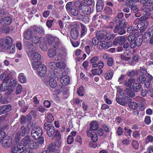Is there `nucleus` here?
I'll return each mask as SVG.
<instances>
[{"instance_id": "ea45409f", "label": "nucleus", "mask_w": 153, "mask_h": 153, "mask_svg": "<svg viewBox=\"0 0 153 153\" xmlns=\"http://www.w3.org/2000/svg\"><path fill=\"white\" fill-rule=\"evenodd\" d=\"M19 79L21 83H25L26 82V79L23 74L21 73L19 75Z\"/></svg>"}, {"instance_id": "c9c22d12", "label": "nucleus", "mask_w": 153, "mask_h": 153, "mask_svg": "<svg viewBox=\"0 0 153 153\" xmlns=\"http://www.w3.org/2000/svg\"><path fill=\"white\" fill-rule=\"evenodd\" d=\"M22 137V134L19 131H17L15 135V138L16 141H13V142H16L17 143L18 141L20 140L21 138Z\"/></svg>"}, {"instance_id": "1a4fd4ad", "label": "nucleus", "mask_w": 153, "mask_h": 153, "mask_svg": "<svg viewBox=\"0 0 153 153\" xmlns=\"http://www.w3.org/2000/svg\"><path fill=\"white\" fill-rule=\"evenodd\" d=\"M75 26L71 29L70 32L71 36L74 39H77L79 35V26L78 25H76Z\"/></svg>"}, {"instance_id": "9b49d317", "label": "nucleus", "mask_w": 153, "mask_h": 153, "mask_svg": "<svg viewBox=\"0 0 153 153\" xmlns=\"http://www.w3.org/2000/svg\"><path fill=\"white\" fill-rule=\"evenodd\" d=\"M38 74L40 76H45L46 72V66L44 64H41L38 66L37 69Z\"/></svg>"}, {"instance_id": "f8f14e48", "label": "nucleus", "mask_w": 153, "mask_h": 153, "mask_svg": "<svg viewBox=\"0 0 153 153\" xmlns=\"http://www.w3.org/2000/svg\"><path fill=\"white\" fill-rule=\"evenodd\" d=\"M12 109L10 105H4L0 106V115L10 111Z\"/></svg>"}, {"instance_id": "49530a36", "label": "nucleus", "mask_w": 153, "mask_h": 153, "mask_svg": "<svg viewBox=\"0 0 153 153\" xmlns=\"http://www.w3.org/2000/svg\"><path fill=\"white\" fill-rule=\"evenodd\" d=\"M84 90L83 87H80L77 89V93L79 95L83 96L84 95Z\"/></svg>"}, {"instance_id": "20e7f679", "label": "nucleus", "mask_w": 153, "mask_h": 153, "mask_svg": "<svg viewBox=\"0 0 153 153\" xmlns=\"http://www.w3.org/2000/svg\"><path fill=\"white\" fill-rule=\"evenodd\" d=\"M16 144V143L13 141L12 138L10 137H5L3 139L1 142L2 146L4 148H7L10 146H14Z\"/></svg>"}, {"instance_id": "cd10ccee", "label": "nucleus", "mask_w": 153, "mask_h": 153, "mask_svg": "<svg viewBox=\"0 0 153 153\" xmlns=\"http://www.w3.org/2000/svg\"><path fill=\"white\" fill-rule=\"evenodd\" d=\"M98 59L99 57L97 56H94L91 59L90 62L92 64V65L94 67H97V64Z\"/></svg>"}, {"instance_id": "4c0bfd02", "label": "nucleus", "mask_w": 153, "mask_h": 153, "mask_svg": "<svg viewBox=\"0 0 153 153\" xmlns=\"http://www.w3.org/2000/svg\"><path fill=\"white\" fill-rule=\"evenodd\" d=\"M125 92L127 96L131 97H133L135 96L134 93L130 89L126 88L125 90Z\"/></svg>"}, {"instance_id": "0eeeda50", "label": "nucleus", "mask_w": 153, "mask_h": 153, "mask_svg": "<svg viewBox=\"0 0 153 153\" xmlns=\"http://www.w3.org/2000/svg\"><path fill=\"white\" fill-rule=\"evenodd\" d=\"M114 31L115 33H118L120 35L125 33L126 31L122 22H119L118 24L116 25L114 28Z\"/></svg>"}, {"instance_id": "bf43d9fd", "label": "nucleus", "mask_w": 153, "mask_h": 153, "mask_svg": "<svg viewBox=\"0 0 153 153\" xmlns=\"http://www.w3.org/2000/svg\"><path fill=\"white\" fill-rule=\"evenodd\" d=\"M131 11L134 13H136L139 11V10L138 9L137 6L135 5L134 4L130 7Z\"/></svg>"}, {"instance_id": "603ef678", "label": "nucleus", "mask_w": 153, "mask_h": 153, "mask_svg": "<svg viewBox=\"0 0 153 153\" xmlns=\"http://www.w3.org/2000/svg\"><path fill=\"white\" fill-rule=\"evenodd\" d=\"M46 118L47 122L49 123H51L54 120V118L53 116L50 114H49L47 115Z\"/></svg>"}, {"instance_id": "3c124183", "label": "nucleus", "mask_w": 153, "mask_h": 153, "mask_svg": "<svg viewBox=\"0 0 153 153\" xmlns=\"http://www.w3.org/2000/svg\"><path fill=\"white\" fill-rule=\"evenodd\" d=\"M56 65L57 67L62 69L64 68L66 66L65 64L62 62H57L56 64Z\"/></svg>"}, {"instance_id": "864d4df0", "label": "nucleus", "mask_w": 153, "mask_h": 153, "mask_svg": "<svg viewBox=\"0 0 153 153\" xmlns=\"http://www.w3.org/2000/svg\"><path fill=\"white\" fill-rule=\"evenodd\" d=\"M27 49H28L27 51L28 52V54L29 56L33 51H34L35 50V48L33 47L32 44H30L27 47Z\"/></svg>"}, {"instance_id": "aec40b11", "label": "nucleus", "mask_w": 153, "mask_h": 153, "mask_svg": "<svg viewBox=\"0 0 153 153\" xmlns=\"http://www.w3.org/2000/svg\"><path fill=\"white\" fill-rule=\"evenodd\" d=\"M22 134V136H24L25 135L28 134L30 133V130L28 128L24 126H22L19 131Z\"/></svg>"}, {"instance_id": "79ce46f5", "label": "nucleus", "mask_w": 153, "mask_h": 153, "mask_svg": "<svg viewBox=\"0 0 153 153\" xmlns=\"http://www.w3.org/2000/svg\"><path fill=\"white\" fill-rule=\"evenodd\" d=\"M4 41L9 46L12 43L13 40L12 38L9 36H7L4 39H3Z\"/></svg>"}, {"instance_id": "a878e982", "label": "nucleus", "mask_w": 153, "mask_h": 153, "mask_svg": "<svg viewBox=\"0 0 153 153\" xmlns=\"http://www.w3.org/2000/svg\"><path fill=\"white\" fill-rule=\"evenodd\" d=\"M60 81L62 84L67 85L69 83L70 80L68 76L65 75L62 77Z\"/></svg>"}, {"instance_id": "6e6552de", "label": "nucleus", "mask_w": 153, "mask_h": 153, "mask_svg": "<svg viewBox=\"0 0 153 153\" xmlns=\"http://www.w3.org/2000/svg\"><path fill=\"white\" fill-rule=\"evenodd\" d=\"M44 129L46 131L48 136L51 137L54 135L55 130L54 126L48 125L45 123L44 125Z\"/></svg>"}, {"instance_id": "473e14b6", "label": "nucleus", "mask_w": 153, "mask_h": 153, "mask_svg": "<svg viewBox=\"0 0 153 153\" xmlns=\"http://www.w3.org/2000/svg\"><path fill=\"white\" fill-rule=\"evenodd\" d=\"M99 43L100 44V45L101 47L104 49H106L109 47L108 42L104 40L100 41Z\"/></svg>"}, {"instance_id": "de8ad7c7", "label": "nucleus", "mask_w": 153, "mask_h": 153, "mask_svg": "<svg viewBox=\"0 0 153 153\" xmlns=\"http://www.w3.org/2000/svg\"><path fill=\"white\" fill-rule=\"evenodd\" d=\"M128 106L130 108L135 109H136L138 107L137 103L135 102H131L129 103Z\"/></svg>"}, {"instance_id": "09e8293b", "label": "nucleus", "mask_w": 153, "mask_h": 153, "mask_svg": "<svg viewBox=\"0 0 153 153\" xmlns=\"http://www.w3.org/2000/svg\"><path fill=\"white\" fill-rule=\"evenodd\" d=\"M88 18V16L82 14H80L78 16V19L81 20L83 22L86 21V20Z\"/></svg>"}, {"instance_id": "c85d7f7f", "label": "nucleus", "mask_w": 153, "mask_h": 153, "mask_svg": "<svg viewBox=\"0 0 153 153\" xmlns=\"http://www.w3.org/2000/svg\"><path fill=\"white\" fill-rule=\"evenodd\" d=\"M10 46L4 41L3 39H0V48L2 49H7Z\"/></svg>"}, {"instance_id": "b1692460", "label": "nucleus", "mask_w": 153, "mask_h": 153, "mask_svg": "<svg viewBox=\"0 0 153 153\" xmlns=\"http://www.w3.org/2000/svg\"><path fill=\"white\" fill-rule=\"evenodd\" d=\"M98 128V124L96 121H93L90 123V130L96 131Z\"/></svg>"}, {"instance_id": "5fc2aeb1", "label": "nucleus", "mask_w": 153, "mask_h": 153, "mask_svg": "<svg viewBox=\"0 0 153 153\" xmlns=\"http://www.w3.org/2000/svg\"><path fill=\"white\" fill-rule=\"evenodd\" d=\"M103 11L105 13L109 15L111 14L112 13V9L108 7H105Z\"/></svg>"}, {"instance_id": "6e6d98bb", "label": "nucleus", "mask_w": 153, "mask_h": 153, "mask_svg": "<svg viewBox=\"0 0 153 153\" xmlns=\"http://www.w3.org/2000/svg\"><path fill=\"white\" fill-rule=\"evenodd\" d=\"M31 39L32 42L35 44L38 43L40 41L39 37L36 36H32Z\"/></svg>"}, {"instance_id": "58836bf2", "label": "nucleus", "mask_w": 153, "mask_h": 153, "mask_svg": "<svg viewBox=\"0 0 153 153\" xmlns=\"http://www.w3.org/2000/svg\"><path fill=\"white\" fill-rule=\"evenodd\" d=\"M113 74L112 71L110 70L108 71L105 74V77L107 80L111 79L112 76Z\"/></svg>"}, {"instance_id": "5701e85b", "label": "nucleus", "mask_w": 153, "mask_h": 153, "mask_svg": "<svg viewBox=\"0 0 153 153\" xmlns=\"http://www.w3.org/2000/svg\"><path fill=\"white\" fill-rule=\"evenodd\" d=\"M32 36V31L30 29H27L24 33V38L27 40L30 39Z\"/></svg>"}, {"instance_id": "9d476101", "label": "nucleus", "mask_w": 153, "mask_h": 153, "mask_svg": "<svg viewBox=\"0 0 153 153\" xmlns=\"http://www.w3.org/2000/svg\"><path fill=\"white\" fill-rule=\"evenodd\" d=\"M32 141L31 137L29 136H26L21 140V142L19 144V146H26L28 145L29 146V144Z\"/></svg>"}, {"instance_id": "a18cd8bd", "label": "nucleus", "mask_w": 153, "mask_h": 153, "mask_svg": "<svg viewBox=\"0 0 153 153\" xmlns=\"http://www.w3.org/2000/svg\"><path fill=\"white\" fill-rule=\"evenodd\" d=\"M34 30L37 33H42L44 32V30L43 27H34Z\"/></svg>"}, {"instance_id": "7c9ffc66", "label": "nucleus", "mask_w": 153, "mask_h": 153, "mask_svg": "<svg viewBox=\"0 0 153 153\" xmlns=\"http://www.w3.org/2000/svg\"><path fill=\"white\" fill-rule=\"evenodd\" d=\"M136 42H134V44L135 47L136 46H139L141 45L143 41L142 38L140 36L136 37Z\"/></svg>"}, {"instance_id": "39448f33", "label": "nucleus", "mask_w": 153, "mask_h": 153, "mask_svg": "<svg viewBox=\"0 0 153 153\" xmlns=\"http://www.w3.org/2000/svg\"><path fill=\"white\" fill-rule=\"evenodd\" d=\"M79 8L82 13L85 15H89L91 13V7L84 3H80L79 5Z\"/></svg>"}, {"instance_id": "423d86ee", "label": "nucleus", "mask_w": 153, "mask_h": 153, "mask_svg": "<svg viewBox=\"0 0 153 153\" xmlns=\"http://www.w3.org/2000/svg\"><path fill=\"white\" fill-rule=\"evenodd\" d=\"M42 134V130L40 127L33 129L31 131V135L35 139H38Z\"/></svg>"}, {"instance_id": "7ed1b4c3", "label": "nucleus", "mask_w": 153, "mask_h": 153, "mask_svg": "<svg viewBox=\"0 0 153 153\" xmlns=\"http://www.w3.org/2000/svg\"><path fill=\"white\" fill-rule=\"evenodd\" d=\"M138 20H134V24L135 25L134 27L140 30V33H143L146 30L149 24V22L145 21L144 22H138Z\"/></svg>"}, {"instance_id": "2f4dec72", "label": "nucleus", "mask_w": 153, "mask_h": 153, "mask_svg": "<svg viewBox=\"0 0 153 153\" xmlns=\"http://www.w3.org/2000/svg\"><path fill=\"white\" fill-rule=\"evenodd\" d=\"M69 11L74 16H77L79 12V10L78 8L76 7L71 6Z\"/></svg>"}, {"instance_id": "0e129e2a", "label": "nucleus", "mask_w": 153, "mask_h": 153, "mask_svg": "<svg viewBox=\"0 0 153 153\" xmlns=\"http://www.w3.org/2000/svg\"><path fill=\"white\" fill-rule=\"evenodd\" d=\"M131 144L133 147L135 149H138L139 147V144L137 141L134 140H133Z\"/></svg>"}, {"instance_id": "c756f323", "label": "nucleus", "mask_w": 153, "mask_h": 153, "mask_svg": "<svg viewBox=\"0 0 153 153\" xmlns=\"http://www.w3.org/2000/svg\"><path fill=\"white\" fill-rule=\"evenodd\" d=\"M31 55V57L33 60H36L37 61L41 59V56L38 53H33L30 55Z\"/></svg>"}, {"instance_id": "f3484780", "label": "nucleus", "mask_w": 153, "mask_h": 153, "mask_svg": "<svg viewBox=\"0 0 153 153\" xmlns=\"http://www.w3.org/2000/svg\"><path fill=\"white\" fill-rule=\"evenodd\" d=\"M12 22V19L10 17L4 18L1 22V25L5 26L7 25L10 24Z\"/></svg>"}, {"instance_id": "774afa93", "label": "nucleus", "mask_w": 153, "mask_h": 153, "mask_svg": "<svg viewBox=\"0 0 153 153\" xmlns=\"http://www.w3.org/2000/svg\"><path fill=\"white\" fill-rule=\"evenodd\" d=\"M135 37L136 36L134 35H130L127 37V39L130 42H131L135 39Z\"/></svg>"}, {"instance_id": "f257e3e1", "label": "nucleus", "mask_w": 153, "mask_h": 153, "mask_svg": "<svg viewBox=\"0 0 153 153\" xmlns=\"http://www.w3.org/2000/svg\"><path fill=\"white\" fill-rule=\"evenodd\" d=\"M49 45L52 47L48 50V56L49 57H53L56 54V52L55 48L57 47L59 44V39L58 37H52L48 40Z\"/></svg>"}, {"instance_id": "412c9836", "label": "nucleus", "mask_w": 153, "mask_h": 153, "mask_svg": "<svg viewBox=\"0 0 153 153\" xmlns=\"http://www.w3.org/2000/svg\"><path fill=\"white\" fill-rule=\"evenodd\" d=\"M24 151V147H18V146L13 147L11 149L12 153H22Z\"/></svg>"}, {"instance_id": "4be33fe9", "label": "nucleus", "mask_w": 153, "mask_h": 153, "mask_svg": "<svg viewBox=\"0 0 153 153\" xmlns=\"http://www.w3.org/2000/svg\"><path fill=\"white\" fill-rule=\"evenodd\" d=\"M141 87L142 86L140 84L134 82L131 87V89L134 92H137L139 91Z\"/></svg>"}, {"instance_id": "4d7b16f0", "label": "nucleus", "mask_w": 153, "mask_h": 153, "mask_svg": "<svg viewBox=\"0 0 153 153\" xmlns=\"http://www.w3.org/2000/svg\"><path fill=\"white\" fill-rule=\"evenodd\" d=\"M146 78L143 76H141L137 79V80L140 83L143 84L146 81Z\"/></svg>"}, {"instance_id": "393cba45", "label": "nucleus", "mask_w": 153, "mask_h": 153, "mask_svg": "<svg viewBox=\"0 0 153 153\" xmlns=\"http://www.w3.org/2000/svg\"><path fill=\"white\" fill-rule=\"evenodd\" d=\"M39 146V143L37 141H33L32 143L31 142L29 144L28 147L31 149H37Z\"/></svg>"}, {"instance_id": "052dcab7", "label": "nucleus", "mask_w": 153, "mask_h": 153, "mask_svg": "<svg viewBox=\"0 0 153 153\" xmlns=\"http://www.w3.org/2000/svg\"><path fill=\"white\" fill-rule=\"evenodd\" d=\"M138 20V22H144L145 21L149 22L147 20V18L144 16H142L140 18H137L135 20Z\"/></svg>"}, {"instance_id": "8fccbe9b", "label": "nucleus", "mask_w": 153, "mask_h": 153, "mask_svg": "<svg viewBox=\"0 0 153 153\" xmlns=\"http://www.w3.org/2000/svg\"><path fill=\"white\" fill-rule=\"evenodd\" d=\"M7 49L8 50V52L10 54H13L15 52L16 48L14 45H10Z\"/></svg>"}, {"instance_id": "338daca9", "label": "nucleus", "mask_w": 153, "mask_h": 153, "mask_svg": "<svg viewBox=\"0 0 153 153\" xmlns=\"http://www.w3.org/2000/svg\"><path fill=\"white\" fill-rule=\"evenodd\" d=\"M10 83L11 86L14 87L16 86V85L17 82L15 79L13 78L10 80Z\"/></svg>"}, {"instance_id": "a19ab883", "label": "nucleus", "mask_w": 153, "mask_h": 153, "mask_svg": "<svg viewBox=\"0 0 153 153\" xmlns=\"http://www.w3.org/2000/svg\"><path fill=\"white\" fill-rule=\"evenodd\" d=\"M152 79V76L151 75H149L146 77V82L145 83V85L147 88H149L150 86V82Z\"/></svg>"}, {"instance_id": "ddd939ff", "label": "nucleus", "mask_w": 153, "mask_h": 153, "mask_svg": "<svg viewBox=\"0 0 153 153\" xmlns=\"http://www.w3.org/2000/svg\"><path fill=\"white\" fill-rule=\"evenodd\" d=\"M141 10L143 11L145 16H149L151 15L150 12L151 11V8L148 5H143Z\"/></svg>"}, {"instance_id": "bb28decb", "label": "nucleus", "mask_w": 153, "mask_h": 153, "mask_svg": "<svg viewBox=\"0 0 153 153\" xmlns=\"http://www.w3.org/2000/svg\"><path fill=\"white\" fill-rule=\"evenodd\" d=\"M135 82V80L134 79L130 78L128 81H126L124 82L125 85L127 87H128L130 89L132 84H133Z\"/></svg>"}, {"instance_id": "c03bdc74", "label": "nucleus", "mask_w": 153, "mask_h": 153, "mask_svg": "<svg viewBox=\"0 0 153 153\" xmlns=\"http://www.w3.org/2000/svg\"><path fill=\"white\" fill-rule=\"evenodd\" d=\"M145 142L146 144H147L149 143H152L153 142V136L149 135L147 136L145 138Z\"/></svg>"}, {"instance_id": "e433bc0d", "label": "nucleus", "mask_w": 153, "mask_h": 153, "mask_svg": "<svg viewBox=\"0 0 153 153\" xmlns=\"http://www.w3.org/2000/svg\"><path fill=\"white\" fill-rule=\"evenodd\" d=\"M48 149L50 151L52 152H54L56 150H58L55 145L53 143H51L49 144L48 147Z\"/></svg>"}, {"instance_id": "69168bd1", "label": "nucleus", "mask_w": 153, "mask_h": 153, "mask_svg": "<svg viewBox=\"0 0 153 153\" xmlns=\"http://www.w3.org/2000/svg\"><path fill=\"white\" fill-rule=\"evenodd\" d=\"M146 104L144 101H141L140 104L139 108L141 111H143L145 108Z\"/></svg>"}, {"instance_id": "2eb2a0df", "label": "nucleus", "mask_w": 153, "mask_h": 153, "mask_svg": "<svg viewBox=\"0 0 153 153\" xmlns=\"http://www.w3.org/2000/svg\"><path fill=\"white\" fill-rule=\"evenodd\" d=\"M106 34V30H102L97 31L96 33V36L99 40H101L103 39H105V35Z\"/></svg>"}, {"instance_id": "6ab92c4d", "label": "nucleus", "mask_w": 153, "mask_h": 153, "mask_svg": "<svg viewBox=\"0 0 153 153\" xmlns=\"http://www.w3.org/2000/svg\"><path fill=\"white\" fill-rule=\"evenodd\" d=\"M87 28L86 26L82 23H81L80 34L81 37L84 36L87 33Z\"/></svg>"}, {"instance_id": "4468645a", "label": "nucleus", "mask_w": 153, "mask_h": 153, "mask_svg": "<svg viewBox=\"0 0 153 153\" xmlns=\"http://www.w3.org/2000/svg\"><path fill=\"white\" fill-rule=\"evenodd\" d=\"M86 133L88 137H90L94 142H96L98 140V137L96 132H90L89 130H88L87 131Z\"/></svg>"}, {"instance_id": "a211bd4d", "label": "nucleus", "mask_w": 153, "mask_h": 153, "mask_svg": "<svg viewBox=\"0 0 153 153\" xmlns=\"http://www.w3.org/2000/svg\"><path fill=\"white\" fill-rule=\"evenodd\" d=\"M103 7V3L101 0L97 1L96 5V10L97 12H101L102 10Z\"/></svg>"}, {"instance_id": "72a5a7b5", "label": "nucleus", "mask_w": 153, "mask_h": 153, "mask_svg": "<svg viewBox=\"0 0 153 153\" xmlns=\"http://www.w3.org/2000/svg\"><path fill=\"white\" fill-rule=\"evenodd\" d=\"M5 129V128H2V127L1 128V126H0V145L3 139L6 137H4L5 133L3 131Z\"/></svg>"}, {"instance_id": "37998d69", "label": "nucleus", "mask_w": 153, "mask_h": 153, "mask_svg": "<svg viewBox=\"0 0 153 153\" xmlns=\"http://www.w3.org/2000/svg\"><path fill=\"white\" fill-rule=\"evenodd\" d=\"M92 74L94 75H100L102 72V71L100 69H95L91 70Z\"/></svg>"}, {"instance_id": "dca6fc26", "label": "nucleus", "mask_w": 153, "mask_h": 153, "mask_svg": "<svg viewBox=\"0 0 153 153\" xmlns=\"http://www.w3.org/2000/svg\"><path fill=\"white\" fill-rule=\"evenodd\" d=\"M19 106L21 108V111L23 112H25L28 108L27 105L24 100H22L18 102Z\"/></svg>"}, {"instance_id": "f704fd0d", "label": "nucleus", "mask_w": 153, "mask_h": 153, "mask_svg": "<svg viewBox=\"0 0 153 153\" xmlns=\"http://www.w3.org/2000/svg\"><path fill=\"white\" fill-rule=\"evenodd\" d=\"M58 53V57H56L55 58V59L56 61H58L61 59V58H60L62 56H65V51L62 50H59V51Z\"/></svg>"}, {"instance_id": "f03ea898", "label": "nucleus", "mask_w": 153, "mask_h": 153, "mask_svg": "<svg viewBox=\"0 0 153 153\" xmlns=\"http://www.w3.org/2000/svg\"><path fill=\"white\" fill-rule=\"evenodd\" d=\"M44 82L47 86H49L52 88H54L57 85L55 79L50 75L45 77Z\"/></svg>"}, {"instance_id": "680f3d73", "label": "nucleus", "mask_w": 153, "mask_h": 153, "mask_svg": "<svg viewBox=\"0 0 153 153\" xmlns=\"http://www.w3.org/2000/svg\"><path fill=\"white\" fill-rule=\"evenodd\" d=\"M99 39L97 37H94L92 38L91 42L94 45H97L99 43Z\"/></svg>"}, {"instance_id": "13d9d810", "label": "nucleus", "mask_w": 153, "mask_h": 153, "mask_svg": "<svg viewBox=\"0 0 153 153\" xmlns=\"http://www.w3.org/2000/svg\"><path fill=\"white\" fill-rule=\"evenodd\" d=\"M119 39H120L119 40L120 41V45H122L123 44H124V43H125L127 39V37H123L122 36H119Z\"/></svg>"}, {"instance_id": "e2e57ef3", "label": "nucleus", "mask_w": 153, "mask_h": 153, "mask_svg": "<svg viewBox=\"0 0 153 153\" xmlns=\"http://www.w3.org/2000/svg\"><path fill=\"white\" fill-rule=\"evenodd\" d=\"M22 91V87L20 84H18L16 87V94H20Z\"/></svg>"}]
</instances>
